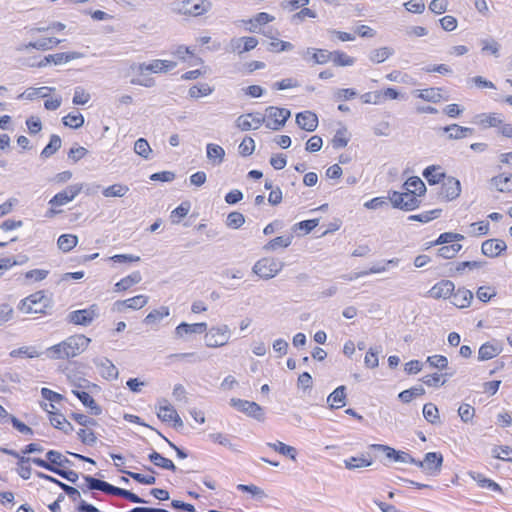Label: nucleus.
Returning <instances> with one entry per match:
<instances>
[{
  "label": "nucleus",
  "instance_id": "nucleus-6",
  "mask_svg": "<svg viewBox=\"0 0 512 512\" xmlns=\"http://www.w3.org/2000/svg\"><path fill=\"white\" fill-rule=\"evenodd\" d=\"M290 116V110L270 106L266 109V127L278 131L285 125Z\"/></svg>",
  "mask_w": 512,
  "mask_h": 512
},
{
  "label": "nucleus",
  "instance_id": "nucleus-39",
  "mask_svg": "<svg viewBox=\"0 0 512 512\" xmlns=\"http://www.w3.org/2000/svg\"><path fill=\"white\" fill-rule=\"evenodd\" d=\"M27 300L31 302V305L36 308H42L47 312V309L51 307V300L44 294V291H37L27 297Z\"/></svg>",
  "mask_w": 512,
  "mask_h": 512
},
{
  "label": "nucleus",
  "instance_id": "nucleus-47",
  "mask_svg": "<svg viewBox=\"0 0 512 512\" xmlns=\"http://www.w3.org/2000/svg\"><path fill=\"white\" fill-rule=\"evenodd\" d=\"M61 143V138L58 135H51L49 143L41 151V157L48 158L55 154L61 148Z\"/></svg>",
  "mask_w": 512,
  "mask_h": 512
},
{
  "label": "nucleus",
  "instance_id": "nucleus-50",
  "mask_svg": "<svg viewBox=\"0 0 512 512\" xmlns=\"http://www.w3.org/2000/svg\"><path fill=\"white\" fill-rule=\"evenodd\" d=\"M423 416L431 424H437L440 422L439 411L435 404L426 403L423 406Z\"/></svg>",
  "mask_w": 512,
  "mask_h": 512
},
{
  "label": "nucleus",
  "instance_id": "nucleus-32",
  "mask_svg": "<svg viewBox=\"0 0 512 512\" xmlns=\"http://www.w3.org/2000/svg\"><path fill=\"white\" fill-rule=\"evenodd\" d=\"M373 463L372 458L369 454H362L361 456H352L344 460L345 468L348 470H354L361 467H369Z\"/></svg>",
  "mask_w": 512,
  "mask_h": 512
},
{
  "label": "nucleus",
  "instance_id": "nucleus-54",
  "mask_svg": "<svg viewBox=\"0 0 512 512\" xmlns=\"http://www.w3.org/2000/svg\"><path fill=\"white\" fill-rule=\"evenodd\" d=\"M169 315V309L168 307H161L160 309L152 310L145 318L144 323L154 324L160 320H162L164 317H167Z\"/></svg>",
  "mask_w": 512,
  "mask_h": 512
},
{
  "label": "nucleus",
  "instance_id": "nucleus-15",
  "mask_svg": "<svg viewBox=\"0 0 512 512\" xmlns=\"http://www.w3.org/2000/svg\"><path fill=\"white\" fill-rule=\"evenodd\" d=\"M257 45L258 40L255 37L232 38L227 47V51L242 54L253 50Z\"/></svg>",
  "mask_w": 512,
  "mask_h": 512
},
{
  "label": "nucleus",
  "instance_id": "nucleus-27",
  "mask_svg": "<svg viewBox=\"0 0 512 512\" xmlns=\"http://www.w3.org/2000/svg\"><path fill=\"white\" fill-rule=\"evenodd\" d=\"M72 393L81 401V403L90 409L92 415L98 416L102 413V408L96 403L93 397L85 392L79 390H72Z\"/></svg>",
  "mask_w": 512,
  "mask_h": 512
},
{
  "label": "nucleus",
  "instance_id": "nucleus-9",
  "mask_svg": "<svg viewBox=\"0 0 512 512\" xmlns=\"http://www.w3.org/2000/svg\"><path fill=\"white\" fill-rule=\"evenodd\" d=\"M230 405L237 409L240 412L245 413L246 415L258 420H264V411L263 408L257 404L256 402H251L248 400H242L238 398L230 399Z\"/></svg>",
  "mask_w": 512,
  "mask_h": 512
},
{
  "label": "nucleus",
  "instance_id": "nucleus-59",
  "mask_svg": "<svg viewBox=\"0 0 512 512\" xmlns=\"http://www.w3.org/2000/svg\"><path fill=\"white\" fill-rule=\"evenodd\" d=\"M45 354L48 358L54 360L68 359L62 342L47 348Z\"/></svg>",
  "mask_w": 512,
  "mask_h": 512
},
{
  "label": "nucleus",
  "instance_id": "nucleus-29",
  "mask_svg": "<svg viewBox=\"0 0 512 512\" xmlns=\"http://www.w3.org/2000/svg\"><path fill=\"white\" fill-rule=\"evenodd\" d=\"M502 352V347L498 344L486 342L482 344L478 351V360L487 361L490 360Z\"/></svg>",
  "mask_w": 512,
  "mask_h": 512
},
{
  "label": "nucleus",
  "instance_id": "nucleus-19",
  "mask_svg": "<svg viewBox=\"0 0 512 512\" xmlns=\"http://www.w3.org/2000/svg\"><path fill=\"white\" fill-rule=\"evenodd\" d=\"M297 125L307 132H313L318 126V117L312 111H303L296 114Z\"/></svg>",
  "mask_w": 512,
  "mask_h": 512
},
{
  "label": "nucleus",
  "instance_id": "nucleus-26",
  "mask_svg": "<svg viewBox=\"0 0 512 512\" xmlns=\"http://www.w3.org/2000/svg\"><path fill=\"white\" fill-rule=\"evenodd\" d=\"M441 88H426V89H418L413 92L414 96L420 98L427 102L438 103L443 99L441 94ZM447 100V98H444Z\"/></svg>",
  "mask_w": 512,
  "mask_h": 512
},
{
  "label": "nucleus",
  "instance_id": "nucleus-43",
  "mask_svg": "<svg viewBox=\"0 0 512 512\" xmlns=\"http://www.w3.org/2000/svg\"><path fill=\"white\" fill-rule=\"evenodd\" d=\"M270 448L275 450L276 452L289 457L291 460L295 461L297 456V450L296 448L286 445L285 443L281 441H277L275 443H268L267 444Z\"/></svg>",
  "mask_w": 512,
  "mask_h": 512
},
{
  "label": "nucleus",
  "instance_id": "nucleus-46",
  "mask_svg": "<svg viewBox=\"0 0 512 512\" xmlns=\"http://www.w3.org/2000/svg\"><path fill=\"white\" fill-rule=\"evenodd\" d=\"M394 50L390 47H381L370 52L369 59L373 63H382L393 55Z\"/></svg>",
  "mask_w": 512,
  "mask_h": 512
},
{
  "label": "nucleus",
  "instance_id": "nucleus-41",
  "mask_svg": "<svg viewBox=\"0 0 512 512\" xmlns=\"http://www.w3.org/2000/svg\"><path fill=\"white\" fill-rule=\"evenodd\" d=\"M403 188L406 192L415 191L417 196H422L426 192L424 182L417 176L408 178V180L403 184Z\"/></svg>",
  "mask_w": 512,
  "mask_h": 512
},
{
  "label": "nucleus",
  "instance_id": "nucleus-44",
  "mask_svg": "<svg viewBox=\"0 0 512 512\" xmlns=\"http://www.w3.org/2000/svg\"><path fill=\"white\" fill-rule=\"evenodd\" d=\"M78 243V237L73 234H63L58 238L57 245L63 252H69Z\"/></svg>",
  "mask_w": 512,
  "mask_h": 512
},
{
  "label": "nucleus",
  "instance_id": "nucleus-62",
  "mask_svg": "<svg viewBox=\"0 0 512 512\" xmlns=\"http://www.w3.org/2000/svg\"><path fill=\"white\" fill-rule=\"evenodd\" d=\"M119 471L124 474H127L129 477H131L132 479H134L135 481H137L140 484L153 485L156 482V478L154 476H146L141 473L126 471L123 469H119Z\"/></svg>",
  "mask_w": 512,
  "mask_h": 512
},
{
  "label": "nucleus",
  "instance_id": "nucleus-55",
  "mask_svg": "<svg viewBox=\"0 0 512 512\" xmlns=\"http://www.w3.org/2000/svg\"><path fill=\"white\" fill-rule=\"evenodd\" d=\"M330 54L331 60L336 66H352L355 62L354 58L341 51H333Z\"/></svg>",
  "mask_w": 512,
  "mask_h": 512
},
{
  "label": "nucleus",
  "instance_id": "nucleus-48",
  "mask_svg": "<svg viewBox=\"0 0 512 512\" xmlns=\"http://www.w3.org/2000/svg\"><path fill=\"white\" fill-rule=\"evenodd\" d=\"M42 353L39 352L34 346H22L18 349H14L10 352L11 357H27V358H37Z\"/></svg>",
  "mask_w": 512,
  "mask_h": 512
},
{
  "label": "nucleus",
  "instance_id": "nucleus-31",
  "mask_svg": "<svg viewBox=\"0 0 512 512\" xmlns=\"http://www.w3.org/2000/svg\"><path fill=\"white\" fill-rule=\"evenodd\" d=\"M206 154L213 165H219L224 160L225 150L218 144L209 143L206 146Z\"/></svg>",
  "mask_w": 512,
  "mask_h": 512
},
{
  "label": "nucleus",
  "instance_id": "nucleus-11",
  "mask_svg": "<svg viewBox=\"0 0 512 512\" xmlns=\"http://www.w3.org/2000/svg\"><path fill=\"white\" fill-rule=\"evenodd\" d=\"M212 8L209 0H185L182 2L179 12L184 15L200 16Z\"/></svg>",
  "mask_w": 512,
  "mask_h": 512
},
{
  "label": "nucleus",
  "instance_id": "nucleus-57",
  "mask_svg": "<svg viewBox=\"0 0 512 512\" xmlns=\"http://www.w3.org/2000/svg\"><path fill=\"white\" fill-rule=\"evenodd\" d=\"M63 124L67 127L78 129L84 124V117L81 113H69L67 116L62 119Z\"/></svg>",
  "mask_w": 512,
  "mask_h": 512
},
{
  "label": "nucleus",
  "instance_id": "nucleus-51",
  "mask_svg": "<svg viewBox=\"0 0 512 512\" xmlns=\"http://www.w3.org/2000/svg\"><path fill=\"white\" fill-rule=\"evenodd\" d=\"M214 91V88L207 83H200L189 88L188 94L191 98L208 96Z\"/></svg>",
  "mask_w": 512,
  "mask_h": 512
},
{
  "label": "nucleus",
  "instance_id": "nucleus-64",
  "mask_svg": "<svg viewBox=\"0 0 512 512\" xmlns=\"http://www.w3.org/2000/svg\"><path fill=\"white\" fill-rule=\"evenodd\" d=\"M91 99V95L86 92L82 87L78 86L74 90V96L72 99L75 105H85Z\"/></svg>",
  "mask_w": 512,
  "mask_h": 512
},
{
  "label": "nucleus",
  "instance_id": "nucleus-7",
  "mask_svg": "<svg viewBox=\"0 0 512 512\" xmlns=\"http://www.w3.org/2000/svg\"><path fill=\"white\" fill-rule=\"evenodd\" d=\"M229 339L230 329L226 324L211 327L205 335L206 346L210 348L222 347L228 343Z\"/></svg>",
  "mask_w": 512,
  "mask_h": 512
},
{
  "label": "nucleus",
  "instance_id": "nucleus-14",
  "mask_svg": "<svg viewBox=\"0 0 512 512\" xmlns=\"http://www.w3.org/2000/svg\"><path fill=\"white\" fill-rule=\"evenodd\" d=\"M82 184H74L57 193L50 201L51 206H62L72 201L82 190Z\"/></svg>",
  "mask_w": 512,
  "mask_h": 512
},
{
  "label": "nucleus",
  "instance_id": "nucleus-60",
  "mask_svg": "<svg viewBox=\"0 0 512 512\" xmlns=\"http://www.w3.org/2000/svg\"><path fill=\"white\" fill-rule=\"evenodd\" d=\"M129 191L128 186L122 184H113L103 190L105 197H123Z\"/></svg>",
  "mask_w": 512,
  "mask_h": 512
},
{
  "label": "nucleus",
  "instance_id": "nucleus-34",
  "mask_svg": "<svg viewBox=\"0 0 512 512\" xmlns=\"http://www.w3.org/2000/svg\"><path fill=\"white\" fill-rule=\"evenodd\" d=\"M491 185H493L499 192H511L512 191V175L508 174H499L494 176L490 180Z\"/></svg>",
  "mask_w": 512,
  "mask_h": 512
},
{
  "label": "nucleus",
  "instance_id": "nucleus-8",
  "mask_svg": "<svg viewBox=\"0 0 512 512\" xmlns=\"http://www.w3.org/2000/svg\"><path fill=\"white\" fill-rule=\"evenodd\" d=\"M90 342L91 339L86 337L85 335L76 334L62 341V344L65 347V353L67 354V358H71L85 351Z\"/></svg>",
  "mask_w": 512,
  "mask_h": 512
},
{
  "label": "nucleus",
  "instance_id": "nucleus-2",
  "mask_svg": "<svg viewBox=\"0 0 512 512\" xmlns=\"http://www.w3.org/2000/svg\"><path fill=\"white\" fill-rule=\"evenodd\" d=\"M46 459L34 457L32 463L52 473H55V470H62L66 465H73L72 461L56 450H49L46 453Z\"/></svg>",
  "mask_w": 512,
  "mask_h": 512
},
{
  "label": "nucleus",
  "instance_id": "nucleus-18",
  "mask_svg": "<svg viewBox=\"0 0 512 512\" xmlns=\"http://www.w3.org/2000/svg\"><path fill=\"white\" fill-rule=\"evenodd\" d=\"M207 330V324L205 322L189 324L181 322L174 331L176 338H185L190 334H202Z\"/></svg>",
  "mask_w": 512,
  "mask_h": 512
},
{
  "label": "nucleus",
  "instance_id": "nucleus-61",
  "mask_svg": "<svg viewBox=\"0 0 512 512\" xmlns=\"http://www.w3.org/2000/svg\"><path fill=\"white\" fill-rule=\"evenodd\" d=\"M134 151L139 156L143 157L144 159H149V156L152 152L151 147L148 143V141L144 138H139L134 145Z\"/></svg>",
  "mask_w": 512,
  "mask_h": 512
},
{
  "label": "nucleus",
  "instance_id": "nucleus-42",
  "mask_svg": "<svg viewBox=\"0 0 512 512\" xmlns=\"http://www.w3.org/2000/svg\"><path fill=\"white\" fill-rule=\"evenodd\" d=\"M81 57H83V54L80 52H76V51L50 54L52 63H54L55 65H61L64 63H68L72 60L79 59Z\"/></svg>",
  "mask_w": 512,
  "mask_h": 512
},
{
  "label": "nucleus",
  "instance_id": "nucleus-13",
  "mask_svg": "<svg viewBox=\"0 0 512 512\" xmlns=\"http://www.w3.org/2000/svg\"><path fill=\"white\" fill-rule=\"evenodd\" d=\"M461 193L460 181L454 177H446L442 182L439 195L446 201H452L459 197Z\"/></svg>",
  "mask_w": 512,
  "mask_h": 512
},
{
  "label": "nucleus",
  "instance_id": "nucleus-53",
  "mask_svg": "<svg viewBox=\"0 0 512 512\" xmlns=\"http://www.w3.org/2000/svg\"><path fill=\"white\" fill-rule=\"evenodd\" d=\"M191 208L189 201H183L178 207L171 212V220L173 223H179L180 219L187 216Z\"/></svg>",
  "mask_w": 512,
  "mask_h": 512
},
{
  "label": "nucleus",
  "instance_id": "nucleus-24",
  "mask_svg": "<svg viewBox=\"0 0 512 512\" xmlns=\"http://www.w3.org/2000/svg\"><path fill=\"white\" fill-rule=\"evenodd\" d=\"M426 472L429 475H437L441 471L443 456L439 452H428L425 454Z\"/></svg>",
  "mask_w": 512,
  "mask_h": 512
},
{
  "label": "nucleus",
  "instance_id": "nucleus-1",
  "mask_svg": "<svg viewBox=\"0 0 512 512\" xmlns=\"http://www.w3.org/2000/svg\"><path fill=\"white\" fill-rule=\"evenodd\" d=\"M83 478L86 482V487L88 490H92V491L98 490L107 495L122 497L132 503H137V504L148 503L147 500L139 497L137 494H135L129 490H126V489H123L120 487H116L104 480L97 479L90 475H84Z\"/></svg>",
  "mask_w": 512,
  "mask_h": 512
},
{
  "label": "nucleus",
  "instance_id": "nucleus-5",
  "mask_svg": "<svg viewBox=\"0 0 512 512\" xmlns=\"http://www.w3.org/2000/svg\"><path fill=\"white\" fill-rule=\"evenodd\" d=\"M98 317L99 307L92 304L88 308L70 312L67 315V321L74 325L89 326Z\"/></svg>",
  "mask_w": 512,
  "mask_h": 512
},
{
  "label": "nucleus",
  "instance_id": "nucleus-4",
  "mask_svg": "<svg viewBox=\"0 0 512 512\" xmlns=\"http://www.w3.org/2000/svg\"><path fill=\"white\" fill-rule=\"evenodd\" d=\"M283 266L284 263L278 260L262 258L254 264L252 271L263 279H271L282 270Z\"/></svg>",
  "mask_w": 512,
  "mask_h": 512
},
{
  "label": "nucleus",
  "instance_id": "nucleus-45",
  "mask_svg": "<svg viewBox=\"0 0 512 512\" xmlns=\"http://www.w3.org/2000/svg\"><path fill=\"white\" fill-rule=\"evenodd\" d=\"M51 91H54L53 87H47V86L39 87V88L30 87L24 93L20 94L18 97L19 98L25 97L28 100H33L37 96H41V97L45 98L48 96L49 92H51Z\"/></svg>",
  "mask_w": 512,
  "mask_h": 512
},
{
  "label": "nucleus",
  "instance_id": "nucleus-23",
  "mask_svg": "<svg viewBox=\"0 0 512 512\" xmlns=\"http://www.w3.org/2000/svg\"><path fill=\"white\" fill-rule=\"evenodd\" d=\"M300 54L306 60L310 57L315 64H326L331 60L330 51L325 49L307 48Z\"/></svg>",
  "mask_w": 512,
  "mask_h": 512
},
{
  "label": "nucleus",
  "instance_id": "nucleus-3",
  "mask_svg": "<svg viewBox=\"0 0 512 512\" xmlns=\"http://www.w3.org/2000/svg\"><path fill=\"white\" fill-rule=\"evenodd\" d=\"M389 200L394 208L404 211H412L418 208L421 203L415 191H392L389 193Z\"/></svg>",
  "mask_w": 512,
  "mask_h": 512
},
{
  "label": "nucleus",
  "instance_id": "nucleus-56",
  "mask_svg": "<svg viewBox=\"0 0 512 512\" xmlns=\"http://www.w3.org/2000/svg\"><path fill=\"white\" fill-rule=\"evenodd\" d=\"M158 418L163 422L172 421L173 418L177 417V411L170 404L161 405L157 412Z\"/></svg>",
  "mask_w": 512,
  "mask_h": 512
},
{
  "label": "nucleus",
  "instance_id": "nucleus-12",
  "mask_svg": "<svg viewBox=\"0 0 512 512\" xmlns=\"http://www.w3.org/2000/svg\"><path fill=\"white\" fill-rule=\"evenodd\" d=\"M370 449L379 451L385 454V456L388 459H391L395 462H401V463H410L415 462V458H413L409 453L405 451H398L394 448L383 445V444H371L369 446Z\"/></svg>",
  "mask_w": 512,
  "mask_h": 512
},
{
  "label": "nucleus",
  "instance_id": "nucleus-58",
  "mask_svg": "<svg viewBox=\"0 0 512 512\" xmlns=\"http://www.w3.org/2000/svg\"><path fill=\"white\" fill-rule=\"evenodd\" d=\"M461 249L462 245L458 243L445 245L438 249V255L444 259H452Z\"/></svg>",
  "mask_w": 512,
  "mask_h": 512
},
{
  "label": "nucleus",
  "instance_id": "nucleus-38",
  "mask_svg": "<svg viewBox=\"0 0 512 512\" xmlns=\"http://www.w3.org/2000/svg\"><path fill=\"white\" fill-rule=\"evenodd\" d=\"M292 240H293L292 234L278 236V237L270 240L268 243H266L263 246V249L266 251H274L280 247L286 248V247L290 246V244L292 243Z\"/></svg>",
  "mask_w": 512,
  "mask_h": 512
},
{
  "label": "nucleus",
  "instance_id": "nucleus-16",
  "mask_svg": "<svg viewBox=\"0 0 512 512\" xmlns=\"http://www.w3.org/2000/svg\"><path fill=\"white\" fill-rule=\"evenodd\" d=\"M0 452L17 458L18 459V462H17V465H18L17 473H18V475L22 479H24V480H28L30 478L31 471H32L31 467L28 466V465H25V464H27L29 462H32L33 458L21 456L17 451L12 450V449H8V448H5V447H1V446H0Z\"/></svg>",
  "mask_w": 512,
  "mask_h": 512
},
{
  "label": "nucleus",
  "instance_id": "nucleus-10",
  "mask_svg": "<svg viewBox=\"0 0 512 512\" xmlns=\"http://www.w3.org/2000/svg\"><path fill=\"white\" fill-rule=\"evenodd\" d=\"M176 67V63L168 60L155 59L151 63L132 64L131 69L138 74L143 75L145 72L160 73L167 72Z\"/></svg>",
  "mask_w": 512,
  "mask_h": 512
},
{
  "label": "nucleus",
  "instance_id": "nucleus-17",
  "mask_svg": "<svg viewBox=\"0 0 512 512\" xmlns=\"http://www.w3.org/2000/svg\"><path fill=\"white\" fill-rule=\"evenodd\" d=\"M455 290V285L450 280H441L436 283L429 291L428 296L434 299H447L451 297Z\"/></svg>",
  "mask_w": 512,
  "mask_h": 512
},
{
  "label": "nucleus",
  "instance_id": "nucleus-22",
  "mask_svg": "<svg viewBox=\"0 0 512 512\" xmlns=\"http://www.w3.org/2000/svg\"><path fill=\"white\" fill-rule=\"evenodd\" d=\"M148 302V297L145 295H137L126 300H118L114 303V307L117 311H123L125 308L140 309L144 307Z\"/></svg>",
  "mask_w": 512,
  "mask_h": 512
},
{
  "label": "nucleus",
  "instance_id": "nucleus-21",
  "mask_svg": "<svg viewBox=\"0 0 512 512\" xmlns=\"http://www.w3.org/2000/svg\"><path fill=\"white\" fill-rule=\"evenodd\" d=\"M507 249L505 241L501 239H488L481 245V252L488 257H497L501 252Z\"/></svg>",
  "mask_w": 512,
  "mask_h": 512
},
{
  "label": "nucleus",
  "instance_id": "nucleus-40",
  "mask_svg": "<svg viewBox=\"0 0 512 512\" xmlns=\"http://www.w3.org/2000/svg\"><path fill=\"white\" fill-rule=\"evenodd\" d=\"M148 458L155 466H158L160 468L167 469L173 472L176 471L177 469L170 459L165 458L160 453L154 450L149 454Z\"/></svg>",
  "mask_w": 512,
  "mask_h": 512
},
{
  "label": "nucleus",
  "instance_id": "nucleus-20",
  "mask_svg": "<svg viewBox=\"0 0 512 512\" xmlns=\"http://www.w3.org/2000/svg\"><path fill=\"white\" fill-rule=\"evenodd\" d=\"M101 376L107 380H115L118 378L119 372L116 366L108 358H96L93 360Z\"/></svg>",
  "mask_w": 512,
  "mask_h": 512
},
{
  "label": "nucleus",
  "instance_id": "nucleus-37",
  "mask_svg": "<svg viewBox=\"0 0 512 512\" xmlns=\"http://www.w3.org/2000/svg\"><path fill=\"white\" fill-rule=\"evenodd\" d=\"M142 276L139 271H135L131 273L130 275L122 278L119 282L115 284V291H125L132 287L135 284H138L141 282Z\"/></svg>",
  "mask_w": 512,
  "mask_h": 512
},
{
  "label": "nucleus",
  "instance_id": "nucleus-52",
  "mask_svg": "<svg viewBox=\"0 0 512 512\" xmlns=\"http://www.w3.org/2000/svg\"><path fill=\"white\" fill-rule=\"evenodd\" d=\"M425 394V389L421 386H415L410 389L404 390L399 393L398 398L403 403H409L414 397L422 396Z\"/></svg>",
  "mask_w": 512,
  "mask_h": 512
},
{
  "label": "nucleus",
  "instance_id": "nucleus-49",
  "mask_svg": "<svg viewBox=\"0 0 512 512\" xmlns=\"http://www.w3.org/2000/svg\"><path fill=\"white\" fill-rule=\"evenodd\" d=\"M442 210L441 209H433L430 211H425L420 214L410 215L408 217L409 221H417L421 223H428L433 219L438 218L441 215Z\"/></svg>",
  "mask_w": 512,
  "mask_h": 512
},
{
  "label": "nucleus",
  "instance_id": "nucleus-36",
  "mask_svg": "<svg viewBox=\"0 0 512 512\" xmlns=\"http://www.w3.org/2000/svg\"><path fill=\"white\" fill-rule=\"evenodd\" d=\"M469 475L470 477L477 482V484L482 487V488H486V489H489L491 491H495V492H502V488L500 487L499 484H497L495 481L489 479V478H486L484 475H482L481 473H477V472H469Z\"/></svg>",
  "mask_w": 512,
  "mask_h": 512
},
{
  "label": "nucleus",
  "instance_id": "nucleus-30",
  "mask_svg": "<svg viewBox=\"0 0 512 512\" xmlns=\"http://www.w3.org/2000/svg\"><path fill=\"white\" fill-rule=\"evenodd\" d=\"M452 303L458 308L468 307L473 299V293L465 288H459L456 292H453Z\"/></svg>",
  "mask_w": 512,
  "mask_h": 512
},
{
  "label": "nucleus",
  "instance_id": "nucleus-25",
  "mask_svg": "<svg viewBox=\"0 0 512 512\" xmlns=\"http://www.w3.org/2000/svg\"><path fill=\"white\" fill-rule=\"evenodd\" d=\"M441 130L445 133H448V139L450 140H459L467 137L468 135L473 134L474 129L469 127H463L458 124H450L441 128Z\"/></svg>",
  "mask_w": 512,
  "mask_h": 512
},
{
  "label": "nucleus",
  "instance_id": "nucleus-28",
  "mask_svg": "<svg viewBox=\"0 0 512 512\" xmlns=\"http://www.w3.org/2000/svg\"><path fill=\"white\" fill-rule=\"evenodd\" d=\"M327 403L331 409L342 408L346 405V387L341 385L337 387L327 398Z\"/></svg>",
  "mask_w": 512,
  "mask_h": 512
},
{
  "label": "nucleus",
  "instance_id": "nucleus-33",
  "mask_svg": "<svg viewBox=\"0 0 512 512\" xmlns=\"http://www.w3.org/2000/svg\"><path fill=\"white\" fill-rule=\"evenodd\" d=\"M475 123L486 129L499 127L502 124V120L495 113H481L475 116Z\"/></svg>",
  "mask_w": 512,
  "mask_h": 512
},
{
  "label": "nucleus",
  "instance_id": "nucleus-63",
  "mask_svg": "<svg viewBox=\"0 0 512 512\" xmlns=\"http://www.w3.org/2000/svg\"><path fill=\"white\" fill-rule=\"evenodd\" d=\"M245 223V217L242 213L234 211L228 214L226 224L233 229L240 228Z\"/></svg>",
  "mask_w": 512,
  "mask_h": 512
},
{
  "label": "nucleus",
  "instance_id": "nucleus-35",
  "mask_svg": "<svg viewBox=\"0 0 512 512\" xmlns=\"http://www.w3.org/2000/svg\"><path fill=\"white\" fill-rule=\"evenodd\" d=\"M423 176L430 185H436L440 182H443L446 178L445 173L440 172V167L435 165L425 168L423 171Z\"/></svg>",
  "mask_w": 512,
  "mask_h": 512
}]
</instances>
